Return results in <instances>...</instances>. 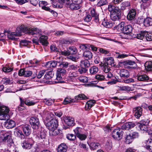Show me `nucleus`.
Wrapping results in <instances>:
<instances>
[{"label":"nucleus","mask_w":152,"mask_h":152,"mask_svg":"<svg viewBox=\"0 0 152 152\" xmlns=\"http://www.w3.org/2000/svg\"><path fill=\"white\" fill-rule=\"evenodd\" d=\"M25 30H26L24 31L25 33H28L32 35L34 34H41V31L37 28H31L29 29V30L28 28H26Z\"/></svg>","instance_id":"9d476101"},{"label":"nucleus","mask_w":152,"mask_h":152,"mask_svg":"<svg viewBox=\"0 0 152 152\" xmlns=\"http://www.w3.org/2000/svg\"><path fill=\"white\" fill-rule=\"evenodd\" d=\"M78 80L80 82L84 83L87 82L88 80V78L86 76H80Z\"/></svg>","instance_id":"3c124183"},{"label":"nucleus","mask_w":152,"mask_h":152,"mask_svg":"<svg viewBox=\"0 0 152 152\" xmlns=\"http://www.w3.org/2000/svg\"><path fill=\"white\" fill-rule=\"evenodd\" d=\"M66 72V70L61 68H58L57 71V74L61 75H64Z\"/></svg>","instance_id":"ea45409f"},{"label":"nucleus","mask_w":152,"mask_h":152,"mask_svg":"<svg viewBox=\"0 0 152 152\" xmlns=\"http://www.w3.org/2000/svg\"><path fill=\"white\" fill-rule=\"evenodd\" d=\"M104 64L107 65L113 66L114 65V60L112 57L108 58L105 59Z\"/></svg>","instance_id":"cd10ccee"},{"label":"nucleus","mask_w":152,"mask_h":152,"mask_svg":"<svg viewBox=\"0 0 152 152\" xmlns=\"http://www.w3.org/2000/svg\"><path fill=\"white\" fill-rule=\"evenodd\" d=\"M66 6L69 7L72 10H77L81 7L80 4L73 3L72 1H67L66 3Z\"/></svg>","instance_id":"1a4fd4ad"},{"label":"nucleus","mask_w":152,"mask_h":152,"mask_svg":"<svg viewBox=\"0 0 152 152\" xmlns=\"http://www.w3.org/2000/svg\"><path fill=\"white\" fill-rule=\"evenodd\" d=\"M147 34L146 31H141L137 35V38L140 39H142Z\"/></svg>","instance_id":"c85d7f7f"},{"label":"nucleus","mask_w":152,"mask_h":152,"mask_svg":"<svg viewBox=\"0 0 152 152\" xmlns=\"http://www.w3.org/2000/svg\"><path fill=\"white\" fill-rule=\"evenodd\" d=\"M15 125V122L12 120H10L5 123V126L7 129L12 128L14 127Z\"/></svg>","instance_id":"a211bd4d"},{"label":"nucleus","mask_w":152,"mask_h":152,"mask_svg":"<svg viewBox=\"0 0 152 152\" xmlns=\"http://www.w3.org/2000/svg\"><path fill=\"white\" fill-rule=\"evenodd\" d=\"M43 113L46 116V120L45 121L46 126L50 131H53L58 126L57 121L51 118L53 115L50 113L47 112L46 110H45Z\"/></svg>","instance_id":"f257e3e1"},{"label":"nucleus","mask_w":152,"mask_h":152,"mask_svg":"<svg viewBox=\"0 0 152 152\" xmlns=\"http://www.w3.org/2000/svg\"><path fill=\"white\" fill-rule=\"evenodd\" d=\"M2 81L4 84L7 85L10 83L11 81L9 78H4L2 80Z\"/></svg>","instance_id":"e2e57ef3"},{"label":"nucleus","mask_w":152,"mask_h":152,"mask_svg":"<svg viewBox=\"0 0 152 152\" xmlns=\"http://www.w3.org/2000/svg\"><path fill=\"white\" fill-rule=\"evenodd\" d=\"M115 11H114L110 13V18L114 21L119 20L120 18L121 11L119 9H115Z\"/></svg>","instance_id":"6e6552de"},{"label":"nucleus","mask_w":152,"mask_h":152,"mask_svg":"<svg viewBox=\"0 0 152 152\" xmlns=\"http://www.w3.org/2000/svg\"><path fill=\"white\" fill-rule=\"evenodd\" d=\"M119 9L118 7H115V5H113L111 4H110L108 5V10L110 12V13L114 11H115V9Z\"/></svg>","instance_id":"79ce46f5"},{"label":"nucleus","mask_w":152,"mask_h":152,"mask_svg":"<svg viewBox=\"0 0 152 152\" xmlns=\"http://www.w3.org/2000/svg\"><path fill=\"white\" fill-rule=\"evenodd\" d=\"M146 39L147 41H150L152 40V34L150 33H148L147 32V34L145 35Z\"/></svg>","instance_id":"680f3d73"},{"label":"nucleus","mask_w":152,"mask_h":152,"mask_svg":"<svg viewBox=\"0 0 152 152\" xmlns=\"http://www.w3.org/2000/svg\"><path fill=\"white\" fill-rule=\"evenodd\" d=\"M6 33H7V35L8 38L11 40H15V37H17L15 35L16 34L15 32H11L6 31L5 34H6Z\"/></svg>","instance_id":"a878e982"},{"label":"nucleus","mask_w":152,"mask_h":152,"mask_svg":"<svg viewBox=\"0 0 152 152\" xmlns=\"http://www.w3.org/2000/svg\"><path fill=\"white\" fill-rule=\"evenodd\" d=\"M124 22H121L117 26V30L119 31H122L123 32L124 29Z\"/></svg>","instance_id":"58836bf2"},{"label":"nucleus","mask_w":152,"mask_h":152,"mask_svg":"<svg viewBox=\"0 0 152 152\" xmlns=\"http://www.w3.org/2000/svg\"><path fill=\"white\" fill-rule=\"evenodd\" d=\"M142 109L140 107H138L133 109V112L134 116L137 118H139L142 115Z\"/></svg>","instance_id":"9b49d317"},{"label":"nucleus","mask_w":152,"mask_h":152,"mask_svg":"<svg viewBox=\"0 0 152 152\" xmlns=\"http://www.w3.org/2000/svg\"><path fill=\"white\" fill-rule=\"evenodd\" d=\"M13 70V68H10L9 66H6L3 67L2 70L5 72H9Z\"/></svg>","instance_id":"052dcab7"},{"label":"nucleus","mask_w":152,"mask_h":152,"mask_svg":"<svg viewBox=\"0 0 152 152\" xmlns=\"http://www.w3.org/2000/svg\"><path fill=\"white\" fill-rule=\"evenodd\" d=\"M70 54H74L77 52V49L74 47H70L68 48Z\"/></svg>","instance_id":"8fccbe9b"},{"label":"nucleus","mask_w":152,"mask_h":152,"mask_svg":"<svg viewBox=\"0 0 152 152\" xmlns=\"http://www.w3.org/2000/svg\"><path fill=\"white\" fill-rule=\"evenodd\" d=\"M137 77L138 80L141 81H145L149 79L148 77L145 75H138Z\"/></svg>","instance_id":"4be33fe9"},{"label":"nucleus","mask_w":152,"mask_h":152,"mask_svg":"<svg viewBox=\"0 0 152 152\" xmlns=\"http://www.w3.org/2000/svg\"><path fill=\"white\" fill-rule=\"evenodd\" d=\"M145 143L146 144V148L150 151H152V140L148 139L145 140Z\"/></svg>","instance_id":"6ab92c4d"},{"label":"nucleus","mask_w":152,"mask_h":152,"mask_svg":"<svg viewBox=\"0 0 152 152\" xmlns=\"http://www.w3.org/2000/svg\"><path fill=\"white\" fill-rule=\"evenodd\" d=\"M135 126L134 123L132 122H129L123 124L121 126L122 129L123 130H128L134 127Z\"/></svg>","instance_id":"f8f14e48"},{"label":"nucleus","mask_w":152,"mask_h":152,"mask_svg":"<svg viewBox=\"0 0 152 152\" xmlns=\"http://www.w3.org/2000/svg\"><path fill=\"white\" fill-rule=\"evenodd\" d=\"M99 145L100 144L99 143H95V142H91L89 144L91 149L92 150H94L97 149Z\"/></svg>","instance_id":"f704fd0d"},{"label":"nucleus","mask_w":152,"mask_h":152,"mask_svg":"<svg viewBox=\"0 0 152 152\" xmlns=\"http://www.w3.org/2000/svg\"><path fill=\"white\" fill-rule=\"evenodd\" d=\"M149 121L148 120H142L140 123H137V125L139 127L140 130L143 132L148 130L147 125L149 123Z\"/></svg>","instance_id":"20e7f679"},{"label":"nucleus","mask_w":152,"mask_h":152,"mask_svg":"<svg viewBox=\"0 0 152 152\" xmlns=\"http://www.w3.org/2000/svg\"><path fill=\"white\" fill-rule=\"evenodd\" d=\"M96 102L94 100L89 101L87 102L85 106V109L88 110L90 109L92 107L94 106Z\"/></svg>","instance_id":"393cba45"},{"label":"nucleus","mask_w":152,"mask_h":152,"mask_svg":"<svg viewBox=\"0 0 152 152\" xmlns=\"http://www.w3.org/2000/svg\"><path fill=\"white\" fill-rule=\"evenodd\" d=\"M139 136L138 132H130L129 134H126L125 137V142L129 144L132 142L134 139L137 138Z\"/></svg>","instance_id":"7ed1b4c3"},{"label":"nucleus","mask_w":152,"mask_h":152,"mask_svg":"<svg viewBox=\"0 0 152 152\" xmlns=\"http://www.w3.org/2000/svg\"><path fill=\"white\" fill-rule=\"evenodd\" d=\"M91 15L93 18H94V20L96 23H98L99 21V19L98 18V15L94 9H93L91 10L90 12Z\"/></svg>","instance_id":"aec40b11"},{"label":"nucleus","mask_w":152,"mask_h":152,"mask_svg":"<svg viewBox=\"0 0 152 152\" xmlns=\"http://www.w3.org/2000/svg\"><path fill=\"white\" fill-rule=\"evenodd\" d=\"M123 132L121 129H116L112 133V136L114 139L120 140L122 137Z\"/></svg>","instance_id":"423d86ee"},{"label":"nucleus","mask_w":152,"mask_h":152,"mask_svg":"<svg viewBox=\"0 0 152 152\" xmlns=\"http://www.w3.org/2000/svg\"><path fill=\"white\" fill-rule=\"evenodd\" d=\"M119 89L121 91H132L131 88L128 86H122L119 87Z\"/></svg>","instance_id":"a18cd8bd"},{"label":"nucleus","mask_w":152,"mask_h":152,"mask_svg":"<svg viewBox=\"0 0 152 152\" xmlns=\"http://www.w3.org/2000/svg\"><path fill=\"white\" fill-rule=\"evenodd\" d=\"M24 104L28 106H32L34 105L35 103L29 100L26 99L24 100Z\"/></svg>","instance_id":"4d7b16f0"},{"label":"nucleus","mask_w":152,"mask_h":152,"mask_svg":"<svg viewBox=\"0 0 152 152\" xmlns=\"http://www.w3.org/2000/svg\"><path fill=\"white\" fill-rule=\"evenodd\" d=\"M60 131L56 128L53 131L50 132V134L51 135L56 136L58 134L60 133Z\"/></svg>","instance_id":"5fc2aeb1"},{"label":"nucleus","mask_w":152,"mask_h":152,"mask_svg":"<svg viewBox=\"0 0 152 152\" xmlns=\"http://www.w3.org/2000/svg\"><path fill=\"white\" fill-rule=\"evenodd\" d=\"M9 111L8 108L7 107L4 106L0 107V113H5L8 114Z\"/></svg>","instance_id":"473e14b6"},{"label":"nucleus","mask_w":152,"mask_h":152,"mask_svg":"<svg viewBox=\"0 0 152 152\" xmlns=\"http://www.w3.org/2000/svg\"><path fill=\"white\" fill-rule=\"evenodd\" d=\"M88 135L87 133H85L84 134L80 133L77 137L80 140H85L87 138Z\"/></svg>","instance_id":"72a5a7b5"},{"label":"nucleus","mask_w":152,"mask_h":152,"mask_svg":"<svg viewBox=\"0 0 152 152\" xmlns=\"http://www.w3.org/2000/svg\"><path fill=\"white\" fill-rule=\"evenodd\" d=\"M28 41L26 40H22L20 41V45L21 46H26L28 44Z\"/></svg>","instance_id":"0e129e2a"},{"label":"nucleus","mask_w":152,"mask_h":152,"mask_svg":"<svg viewBox=\"0 0 152 152\" xmlns=\"http://www.w3.org/2000/svg\"><path fill=\"white\" fill-rule=\"evenodd\" d=\"M54 102V99H45L44 100V102L47 105H51L52 103H53Z\"/></svg>","instance_id":"bf43d9fd"},{"label":"nucleus","mask_w":152,"mask_h":152,"mask_svg":"<svg viewBox=\"0 0 152 152\" xmlns=\"http://www.w3.org/2000/svg\"><path fill=\"white\" fill-rule=\"evenodd\" d=\"M87 70L86 68L83 67H81L78 70V72L80 74L85 73Z\"/></svg>","instance_id":"774afa93"},{"label":"nucleus","mask_w":152,"mask_h":152,"mask_svg":"<svg viewBox=\"0 0 152 152\" xmlns=\"http://www.w3.org/2000/svg\"><path fill=\"white\" fill-rule=\"evenodd\" d=\"M103 70L104 72L106 73H108L110 71V67L108 65L104 63L103 64Z\"/></svg>","instance_id":"603ef678"},{"label":"nucleus","mask_w":152,"mask_h":152,"mask_svg":"<svg viewBox=\"0 0 152 152\" xmlns=\"http://www.w3.org/2000/svg\"><path fill=\"white\" fill-rule=\"evenodd\" d=\"M67 149L66 145L65 143H62L58 146L57 150L58 152H65Z\"/></svg>","instance_id":"f3484780"},{"label":"nucleus","mask_w":152,"mask_h":152,"mask_svg":"<svg viewBox=\"0 0 152 152\" xmlns=\"http://www.w3.org/2000/svg\"><path fill=\"white\" fill-rule=\"evenodd\" d=\"M23 132L26 136L29 135L31 133L30 127L28 125L24 126L23 127Z\"/></svg>","instance_id":"b1692460"},{"label":"nucleus","mask_w":152,"mask_h":152,"mask_svg":"<svg viewBox=\"0 0 152 152\" xmlns=\"http://www.w3.org/2000/svg\"><path fill=\"white\" fill-rule=\"evenodd\" d=\"M98 71V68L96 66H93L90 69V72L91 74H95Z\"/></svg>","instance_id":"37998d69"},{"label":"nucleus","mask_w":152,"mask_h":152,"mask_svg":"<svg viewBox=\"0 0 152 152\" xmlns=\"http://www.w3.org/2000/svg\"><path fill=\"white\" fill-rule=\"evenodd\" d=\"M134 82V80L132 78H130L122 80V82L126 84H131Z\"/></svg>","instance_id":"49530a36"},{"label":"nucleus","mask_w":152,"mask_h":152,"mask_svg":"<svg viewBox=\"0 0 152 152\" xmlns=\"http://www.w3.org/2000/svg\"><path fill=\"white\" fill-rule=\"evenodd\" d=\"M136 12L135 9H131L127 15V18L129 20L134 19L135 17Z\"/></svg>","instance_id":"ddd939ff"},{"label":"nucleus","mask_w":152,"mask_h":152,"mask_svg":"<svg viewBox=\"0 0 152 152\" xmlns=\"http://www.w3.org/2000/svg\"><path fill=\"white\" fill-rule=\"evenodd\" d=\"M144 24L146 26L152 25V19L150 18H146L144 21Z\"/></svg>","instance_id":"c756f323"},{"label":"nucleus","mask_w":152,"mask_h":152,"mask_svg":"<svg viewBox=\"0 0 152 152\" xmlns=\"http://www.w3.org/2000/svg\"><path fill=\"white\" fill-rule=\"evenodd\" d=\"M146 70L147 71L152 70V62L147 61L145 64Z\"/></svg>","instance_id":"7c9ffc66"},{"label":"nucleus","mask_w":152,"mask_h":152,"mask_svg":"<svg viewBox=\"0 0 152 152\" xmlns=\"http://www.w3.org/2000/svg\"><path fill=\"white\" fill-rule=\"evenodd\" d=\"M52 2L53 3V6L54 8H60L62 7V5L60 4L58 2L53 3V1Z\"/></svg>","instance_id":"69168bd1"},{"label":"nucleus","mask_w":152,"mask_h":152,"mask_svg":"<svg viewBox=\"0 0 152 152\" xmlns=\"http://www.w3.org/2000/svg\"><path fill=\"white\" fill-rule=\"evenodd\" d=\"M81 66L82 67H88L90 65L89 61L87 60L81 61Z\"/></svg>","instance_id":"a19ab883"},{"label":"nucleus","mask_w":152,"mask_h":152,"mask_svg":"<svg viewBox=\"0 0 152 152\" xmlns=\"http://www.w3.org/2000/svg\"><path fill=\"white\" fill-rule=\"evenodd\" d=\"M20 104L18 107V110L20 111H21L24 109V100H23L21 98H20Z\"/></svg>","instance_id":"e433bc0d"},{"label":"nucleus","mask_w":152,"mask_h":152,"mask_svg":"<svg viewBox=\"0 0 152 152\" xmlns=\"http://www.w3.org/2000/svg\"><path fill=\"white\" fill-rule=\"evenodd\" d=\"M119 73L120 77L124 78H128L130 75L129 71L126 69H121Z\"/></svg>","instance_id":"dca6fc26"},{"label":"nucleus","mask_w":152,"mask_h":152,"mask_svg":"<svg viewBox=\"0 0 152 152\" xmlns=\"http://www.w3.org/2000/svg\"><path fill=\"white\" fill-rule=\"evenodd\" d=\"M89 48V45L88 44H83L80 45V48L82 50H84L87 48Z\"/></svg>","instance_id":"338daca9"},{"label":"nucleus","mask_w":152,"mask_h":152,"mask_svg":"<svg viewBox=\"0 0 152 152\" xmlns=\"http://www.w3.org/2000/svg\"><path fill=\"white\" fill-rule=\"evenodd\" d=\"M27 28L26 27H24V26H21L20 27H18L15 31V33L16 34V36H20L22 35L21 33L22 32L25 33L24 31L26 30L25 29Z\"/></svg>","instance_id":"4468645a"},{"label":"nucleus","mask_w":152,"mask_h":152,"mask_svg":"<svg viewBox=\"0 0 152 152\" xmlns=\"http://www.w3.org/2000/svg\"><path fill=\"white\" fill-rule=\"evenodd\" d=\"M75 99L77 100L85 99H87L86 96L84 94H80L77 96H75Z\"/></svg>","instance_id":"de8ad7c7"},{"label":"nucleus","mask_w":152,"mask_h":152,"mask_svg":"<svg viewBox=\"0 0 152 152\" xmlns=\"http://www.w3.org/2000/svg\"><path fill=\"white\" fill-rule=\"evenodd\" d=\"M0 134L4 137V144H7L9 147L13 146V142L11 138V134L10 133L2 131L1 132Z\"/></svg>","instance_id":"f03ea898"},{"label":"nucleus","mask_w":152,"mask_h":152,"mask_svg":"<svg viewBox=\"0 0 152 152\" xmlns=\"http://www.w3.org/2000/svg\"><path fill=\"white\" fill-rule=\"evenodd\" d=\"M82 128L79 127H77L74 130L76 136L82 133Z\"/></svg>","instance_id":"864d4df0"},{"label":"nucleus","mask_w":152,"mask_h":152,"mask_svg":"<svg viewBox=\"0 0 152 152\" xmlns=\"http://www.w3.org/2000/svg\"><path fill=\"white\" fill-rule=\"evenodd\" d=\"M83 56L87 59H90L92 57V53L90 51H85L83 54Z\"/></svg>","instance_id":"2f4dec72"},{"label":"nucleus","mask_w":152,"mask_h":152,"mask_svg":"<svg viewBox=\"0 0 152 152\" xmlns=\"http://www.w3.org/2000/svg\"><path fill=\"white\" fill-rule=\"evenodd\" d=\"M121 63L123 64L126 68L135 69L137 67V65L134 61L131 60H127L126 61H122Z\"/></svg>","instance_id":"39448f33"},{"label":"nucleus","mask_w":152,"mask_h":152,"mask_svg":"<svg viewBox=\"0 0 152 152\" xmlns=\"http://www.w3.org/2000/svg\"><path fill=\"white\" fill-rule=\"evenodd\" d=\"M15 135L18 137H20L21 139H24V135L22 131L20 130H18L15 132Z\"/></svg>","instance_id":"c03bdc74"},{"label":"nucleus","mask_w":152,"mask_h":152,"mask_svg":"<svg viewBox=\"0 0 152 152\" xmlns=\"http://www.w3.org/2000/svg\"><path fill=\"white\" fill-rule=\"evenodd\" d=\"M75 101L73 99H72L71 98H65L63 101V104H67L69 103L70 104L71 103L75 102Z\"/></svg>","instance_id":"09e8293b"},{"label":"nucleus","mask_w":152,"mask_h":152,"mask_svg":"<svg viewBox=\"0 0 152 152\" xmlns=\"http://www.w3.org/2000/svg\"><path fill=\"white\" fill-rule=\"evenodd\" d=\"M132 30V27L131 25H127L125 26L123 31V33L128 34L131 32Z\"/></svg>","instance_id":"5701e85b"},{"label":"nucleus","mask_w":152,"mask_h":152,"mask_svg":"<svg viewBox=\"0 0 152 152\" xmlns=\"http://www.w3.org/2000/svg\"><path fill=\"white\" fill-rule=\"evenodd\" d=\"M64 122L69 126H73L75 124L74 119L71 117H67L64 120Z\"/></svg>","instance_id":"2eb2a0df"},{"label":"nucleus","mask_w":152,"mask_h":152,"mask_svg":"<svg viewBox=\"0 0 152 152\" xmlns=\"http://www.w3.org/2000/svg\"><path fill=\"white\" fill-rule=\"evenodd\" d=\"M53 76V74L52 71L46 73L45 75V77L46 79H50Z\"/></svg>","instance_id":"6e6d98bb"},{"label":"nucleus","mask_w":152,"mask_h":152,"mask_svg":"<svg viewBox=\"0 0 152 152\" xmlns=\"http://www.w3.org/2000/svg\"><path fill=\"white\" fill-rule=\"evenodd\" d=\"M32 145V142H29L28 140H25L22 144V147L26 149H30Z\"/></svg>","instance_id":"bb28decb"},{"label":"nucleus","mask_w":152,"mask_h":152,"mask_svg":"<svg viewBox=\"0 0 152 152\" xmlns=\"http://www.w3.org/2000/svg\"><path fill=\"white\" fill-rule=\"evenodd\" d=\"M47 39L48 37L47 36L42 35L40 37L39 40L42 45L47 46L48 44L47 40Z\"/></svg>","instance_id":"412c9836"},{"label":"nucleus","mask_w":152,"mask_h":152,"mask_svg":"<svg viewBox=\"0 0 152 152\" xmlns=\"http://www.w3.org/2000/svg\"><path fill=\"white\" fill-rule=\"evenodd\" d=\"M10 118V116L8 114L5 113H0V120H7Z\"/></svg>","instance_id":"c9c22d12"},{"label":"nucleus","mask_w":152,"mask_h":152,"mask_svg":"<svg viewBox=\"0 0 152 152\" xmlns=\"http://www.w3.org/2000/svg\"><path fill=\"white\" fill-rule=\"evenodd\" d=\"M30 123L33 129H38L39 124V119L36 117H31L29 120Z\"/></svg>","instance_id":"0eeeda50"},{"label":"nucleus","mask_w":152,"mask_h":152,"mask_svg":"<svg viewBox=\"0 0 152 152\" xmlns=\"http://www.w3.org/2000/svg\"><path fill=\"white\" fill-rule=\"evenodd\" d=\"M67 138L70 140H75L76 138V135L73 134H69L67 135Z\"/></svg>","instance_id":"13d9d810"},{"label":"nucleus","mask_w":152,"mask_h":152,"mask_svg":"<svg viewBox=\"0 0 152 152\" xmlns=\"http://www.w3.org/2000/svg\"><path fill=\"white\" fill-rule=\"evenodd\" d=\"M102 24L106 28H110L113 26V24L111 21L104 20L102 23Z\"/></svg>","instance_id":"4c0bfd02"}]
</instances>
